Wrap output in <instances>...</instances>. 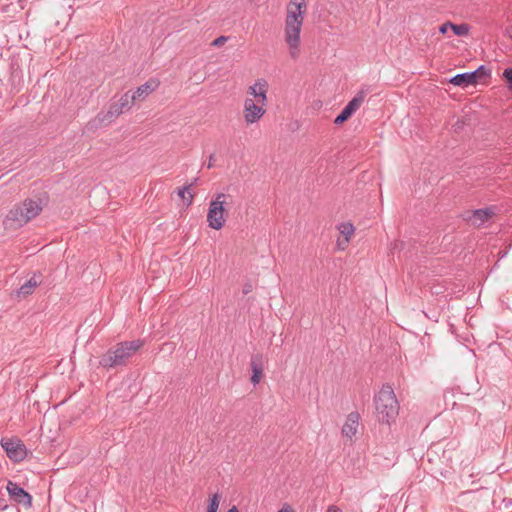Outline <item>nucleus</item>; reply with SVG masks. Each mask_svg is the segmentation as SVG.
Returning a JSON list of instances; mask_svg holds the SVG:
<instances>
[{
	"mask_svg": "<svg viewBox=\"0 0 512 512\" xmlns=\"http://www.w3.org/2000/svg\"><path fill=\"white\" fill-rule=\"evenodd\" d=\"M48 202L49 196L46 192H43L15 204L3 220L5 229L16 230L23 227L38 216Z\"/></svg>",
	"mask_w": 512,
	"mask_h": 512,
	"instance_id": "1",
	"label": "nucleus"
},
{
	"mask_svg": "<svg viewBox=\"0 0 512 512\" xmlns=\"http://www.w3.org/2000/svg\"><path fill=\"white\" fill-rule=\"evenodd\" d=\"M143 345L142 340L123 341L111 347L99 359V365L105 369L126 365L129 358Z\"/></svg>",
	"mask_w": 512,
	"mask_h": 512,
	"instance_id": "2",
	"label": "nucleus"
},
{
	"mask_svg": "<svg viewBox=\"0 0 512 512\" xmlns=\"http://www.w3.org/2000/svg\"><path fill=\"white\" fill-rule=\"evenodd\" d=\"M378 421L390 425L399 413V403L390 385H383L374 397Z\"/></svg>",
	"mask_w": 512,
	"mask_h": 512,
	"instance_id": "3",
	"label": "nucleus"
},
{
	"mask_svg": "<svg viewBox=\"0 0 512 512\" xmlns=\"http://www.w3.org/2000/svg\"><path fill=\"white\" fill-rule=\"evenodd\" d=\"M290 5L295 6L294 10H290V57L295 58L299 52L300 33L307 4L305 0H290Z\"/></svg>",
	"mask_w": 512,
	"mask_h": 512,
	"instance_id": "4",
	"label": "nucleus"
},
{
	"mask_svg": "<svg viewBox=\"0 0 512 512\" xmlns=\"http://www.w3.org/2000/svg\"><path fill=\"white\" fill-rule=\"evenodd\" d=\"M134 103L135 101L133 100L130 93L126 92L121 96V98L116 103L110 105L107 113L103 115L98 114V116L92 121V124L95 127L108 125L116 117H118L125 111H128Z\"/></svg>",
	"mask_w": 512,
	"mask_h": 512,
	"instance_id": "5",
	"label": "nucleus"
},
{
	"mask_svg": "<svg viewBox=\"0 0 512 512\" xmlns=\"http://www.w3.org/2000/svg\"><path fill=\"white\" fill-rule=\"evenodd\" d=\"M226 198H231L230 195L224 193H218L215 199L211 200L207 213V222L209 226L215 230H220L225 224V204L230 203L226 201Z\"/></svg>",
	"mask_w": 512,
	"mask_h": 512,
	"instance_id": "6",
	"label": "nucleus"
},
{
	"mask_svg": "<svg viewBox=\"0 0 512 512\" xmlns=\"http://www.w3.org/2000/svg\"><path fill=\"white\" fill-rule=\"evenodd\" d=\"M491 69L486 65H480L476 70L457 74L449 79V83L461 88H467L477 84L480 80L490 77Z\"/></svg>",
	"mask_w": 512,
	"mask_h": 512,
	"instance_id": "7",
	"label": "nucleus"
},
{
	"mask_svg": "<svg viewBox=\"0 0 512 512\" xmlns=\"http://www.w3.org/2000/svg\"><path fill=\"white\" fill-rule=\"evenodd\" d=\"M1 446L6 452L8 458L14 462H20L27 455L26 446L19 439L2 438Z\"/></svg>",
	"mask_w": 512,
	"mask_h": 512,
	"instance_id": "8",
	"label": "nucleus"
},
{
	"mask_svg": "<svg viewBox=\"0 0 512 512\" xmlns=\"http://www.w3.org/2000/svg\"><path fill=\"white\" fill-rule=\"evenodd\" d=\"M366 96V91L360 90L357 94L346 104L342 111L334 119V124L341 125L346 122L351 116L359 109Z\"/></svg>",
	"mask_w": 512,
	"mask_h": 512,
	"instance_id": "9",
	"label": "nucleus"
},
{
	"mask_svg": "<svg viewBox=\"0 0 512 512\" xmlns=\"http://www.w3.org/2000/svg\"><path fill=\"white\" fill-rule=\"evenodd\" d=\"M495 215V211L493 207H485L472 211H466L463 214V218L470 225L475 227H480L489 219H491Z\"/></svg>",
	"mask_w": 512,
	"mask_h": 512,
	"instance_id": "10",
	"label": "nucleus"
},
{
	"mask_svg": "<svg viewBox=\"0 0 512 512\" xmlns=\"http://www.w3.org/2000/svg\"><path fill=\"white\" fill-rule=\"evenodd\" d=\"M10 498L17 504H22L25 507H31L32 496L13 481H8L6 486Z\"/></svg>",
	"mask_w": 512,
	"mask_h": 512,
	"instance_id": "11",
	"label": "nucleus"
},
{
	"mask_svg": "<svg viewBox=\"0 0 512 512\" xmlns=\"http://www.w3.org/2000/svg\"><path fill=\"white\" fill-rule=\"evenodd\" d=\"M265 114L262 105L256 103L253 99H246L244 103V118L247 123L257 122Z\"/></svg>",
	"mask_w": 512,
	"mask_h": 512,
	"instance_id": "12",
	"label": "nucleus"
},
{
	"mask_svg": "<svg viewBox=\"0 0 512 512\" xmlns=\"http://www.w3.org/2000/svg\"><path fill=\"white\" fill-rule=\"evenodd\" d=\"M265 363L266 359L262 354L256 353L251 356L250 366L252 375L250 380L253 383V385H257L260 383L263 377Z\"/></svg>",
	"mask_w": 512,
	"mask_h": 512,
	"instance_id": "13",
	"label": "nucleus"
},
{
	"mask_svg": "<svg viewBox=\"0 0 512 512\" xmlns=\"http://www.w3.org/2000/svg\"><path fill=\"white\" fill-rule=\"evenodd\" d=\"M160 82L157 79L150 78L148 81H146L144 84L139 86L136 91H134L132 94H130L135 102L137 101H143L149 94H151L153 91H155Z\"/></svg>",
	"mask_w": 512,
	"mask_h": 512,
	"instance_id": "14",
	"label": "nucleus"
},
{
	"mask_svg": "<svg viewBox=\"0 0 512 512\" xmlns=\"http://www.w3.org/2000/svg\"><path fill=\"white\" fill-rule=\"evenodd\" d=\"M41 284V274L40 273H34V275L27 280L24 284L20 286V288L17 290V296L25 298L29 295H31L35 288Z\"/></svg>",
	"mask_w": 512,
	"mask_h": 512,
	"instance_id": "15",
	"label": "nucleus"
},
{
	"mask_svg": "<svg viewBox=\"0 0 512 512\" xmlns=\"http://www.w3.org/2000/svg\"><path fill=\"white\" fill-rule=\"evenodd\" d=\"M359 413L351 412L348 414L346 422L342 427V434L348 438H352L356 433L359 425Z\"/></svg>",
	"mask_w": 512,
	"mask_h": 512,
	"instance_id": "16",
	"label": "nucleus"
},
{
	"mask_svg": "<svg viewBox=\"0 0 512 512\" xmlns=\"http://www.w3.org/2000/svg\"><path fill=\"white\" fill-rule=\"evenodd\" d=\"M338 230L344 236V243L347 244L350 240V237L354 234L355 228L352 223L345 222L338 226Z\"/></svg>",
	"mask_w": 512,
	"mask_h": 512,
	"instance_id": "17",
	"label": "nucleus"
},
{
	"mask_svg": "<svg viewBox=\"0 0 512 512\" xmlns=\"http://www.w3.org/2000/svg\"><path fill=\"white\" fill-rule=\"evenodd\" d=\"M194 186V183H190L188 185H185L184 187L182 188H179L178 191H177V194L180 198L182 199H187V203H186V206H190L193 202V194L190 193V189Z\"/></svg>",
	"mask_w": 512,
	"mask_h": 512,
	"instance_id": "18",
	"label": "nucleus"
},
{
	"mask_svg": "<svg viewBox=\"0 0 512 512\" xmlns=\"http://www.w3.org/2000/svg\"><path fill=\"white\" fill-rule=\"evenodd\" d=\"M451 30L457 36H466L469 33L470 26L467 23L451 25Z\"/></svg>",
	"mask_w": 512,
	"mask_h": 512,
	"instance_id": "19",
	"label": "nucleus"
},
{
	"mask_svg": "<svg viewBox=\"0 0 512 512\" xmlns=\"http://www.w3.org/2000/svg\"><path fill=\"white\" fill-rule=\"evenodd\" d=\"M0 512H20L16 504H8L5 498H0Z\"/></svg>",
	"mask_w": 512,
	"mask_h": 512,
	"instance_id": "20",
	"label": "nucleus"
},
{
	"mask_svg": "<svg viewBox=\"0 0 512 512\" xmlns=\"http://www.w3.org/2000/svg\"><path fill=\"white\" fill-rule=\"evenodd\" d=\"M219 503H220V496H219V494L216 493L209 500L207 512H217Z\"/></svg>",
	"mask_w": 512,
	"mask_h": 512,
	"instance_id": "21",
	"label": "nucleus"
},
{
	"mask_svg": "<svg viewBox=\"0 0 512 512\" xmlns=\"http://www.w3.org/2000/svg\"><path fill=\"white\" fill-rule=\"evenodd\" d=\"M502 79L504 80L507 88L512 91V67H507L503 70Z\"/></svg>",
	"mask_w": 512,
	"mask_h": 512,
	"instance_id": "22",
	"label": "nucleus"
},
{
	"mask_svg": "<svg viewBox=\"0 0 512 512\" xmlns=\"http://www.w3.org/2000/svg\"><path fill=\"white\" fill-rule=\"evenodd\" d=\"M260 87H267V82L265 80L256 81L254 85L249 87V94L256 98Z\"/></svg>",
	"mask_w": 512,
	"mask_h": 512,
	"instance_id": "23",
	"label": "nucleus"
},
{
	"mask_svg": "<svg viewBox=\"0 0 512 512\" xmlns=\"http://www.w3.org/2000/svg\"><path fill=\"white\" fill-rule=\"evenodd\" d=\"M267 87H260L259 92L256 95V101L258 104L264 106L267 100L266 97Z\"/></svg>",
	"mask_w": 512,
	"mask_h": 512,
	"instance_id": "24",
	"label": "nucleus"
},
{
	"mask_svg": "<svg viewBox=\"0 0 512 512\" xmlns=\"http://www.w3.org/2000/svg\"><path fill=\"white\" fill-rule=\"evenodd\" d=\"M228 40V37L226 36H219L212 42V46L214 47H220L222 46L226 41Z\"/></svg>",
	"mask_w": 512,
	"mask_h": 512,
	"instance_id": "25",
	"label": "nucleus"
},
{
	"mask_svg": "<svg viewBox=\"0 0 512 512\" xmlns=\"http://www.w3.org/2000/svg\"><path fill=\"white\" fill-rule=\"evenodd\" d=\"M451 25H452V22L448 21V22H445L443 23L440 27H439V32L441 34H446L448 32V29H451Z\"/></svg>",
	"mask_w": 512,
	"mask_h": 512,
	"instance_id": "26",
	"label": "nucleus"
},
{
	"mask_svg": "<svg viewBox=\"0 0 512 512\" xmlns=\"http://www.w3.org/2000/svg\"><path fill=\"white\" fill-rule=\"evenodd\" d=\"M502 503L506 509H509L512 507V499L511 498H504L502 500Z\"/></svg>",
	"mask_w": 512,
	"mask_h": 512,
	"instance_id": "27",
	"label": "nucleus"
},
{
	"mask_svg": "<svg viewBox=\"0 0 512 512\" xmlns=\"http://www.w3.org/2000/svg\"><path fill=\"white\" fill-rule=\"evenodd\" d=\"M284 38H285V41L288 42V14L286 15V19H285Z\"/></svg>",
	"mask_w": 512,
	"mask_h": 512,
	"instance_id": "28",
	"label": "nucleus"
},
{
	"mask_svg": "<svg viewBox=\"0 0 512 512\" xmlns=\"http://www.w3.org/2000/svg\"><path fill=\"white\" fill-rule=\"evenodd\" d=\"M326 512H342V510L335 505H330Z\"/></svg>",
	"mask_w": 512,
	"mask_h": 512,
	"instance_id": "29",
	"label": "nucleus"
},
{
	"mask_svg": "<svg viewBox=\"0 0 512 512\" xmlns=\"http://www.w3.org/2000/svg\"><path fill=\"white\" fill-rule=\"evenodd\" d=\"M213 159H214V155H213V154H211V155L209 156V162H208V163H207V165H206V167H207L208 169H210V168H212V167H213V164H212Z\"/></svg>",
	"mask_w": 512,
	"mask_h": 512,
	"instance_id": "30",
	"label": "nucleus"
},
{
	"mask_svg": "<svg viewBox=\"0 0 512 512\" xmlns=\"http://www.w3.org/2000/svg\"><path fill=\"white\" fill-rule=\"evenodd\" d=\"M278 512H288V503H284Z\"/></svg>",
	"mask_w": 512,
	"mask_h": 512,
	"instance_id": "31",
	"label": "nucleus"
},
{
	"mask_svg": "<svg viewBox=\"0 0 512 512\" xmlns=\"http://www.w3.org/2000/svg\"><path fill=\"white\" fill-rule=\"evenodd\" d=\"M251 289H252V286L251 285H247V286L244 287L243 293L247 294V293H249L251 291Z\"/></svg>",
	"mask_w": 512,
	"mask_h": 512,
	"instance_id": "32",
	"label": "nucleus"
},
{
	"mask_svg": "<svg viewBox=\"0 0 512 512\" xmlns=\"http://www.w3.org/2000/svg\"><path fill=\"white\" fill-rule=\"evenodd\" d=\"M227 512H239L236 506H232Z\"/></svg>",
	"mask_w": 512,
	"mask_h": 512,
	"instance_id": "33",
	"label": "nucleus"
},
{
	"mask_svg": "<svg viewBox=\"0 0 512 512\" xmlns=\"http://www.w3.org/2000/svg\"><path fill=\"white\" fill-rule=\"evenodd\" d=\"M508 34H509V36L512 38V26H510V27H509V29H508Z\"/></svg>",
	"mask_w": 512,
	"mask_h": 512,
	"instance_id": "34",
	"label": "nucleus"
},
{
	"mask_svg": "<svg viewBox=\"0 0 512 512\" xmlns=\"http://www.w3.org/2000/svg\"><path fill=\"white\" fill-rule=\"evenodd\" d=\"M198 180H199V178L196 177V178H194V180L191 183H194V185H195L198 182Z\"/></svg>",
	"mask_w": 512,
	"mask_h": 512,
	"instance_id": "35",
	"label": "nucleus"
},
{
	"mask_svg": "<svg viewBox=\"0 0 512 512\" xmlns=\"http://www.w3.org/2000/svg\"><path fill=\"white\" fill-rule=\"evenodd\" d=\"M290 512H294V511L290 508Z\"/></svg>",
	"mask_w": 512,
	"mask_h": 512,
	"instance_id": "36",
	"label": "nucleus"
}]
</instances>
